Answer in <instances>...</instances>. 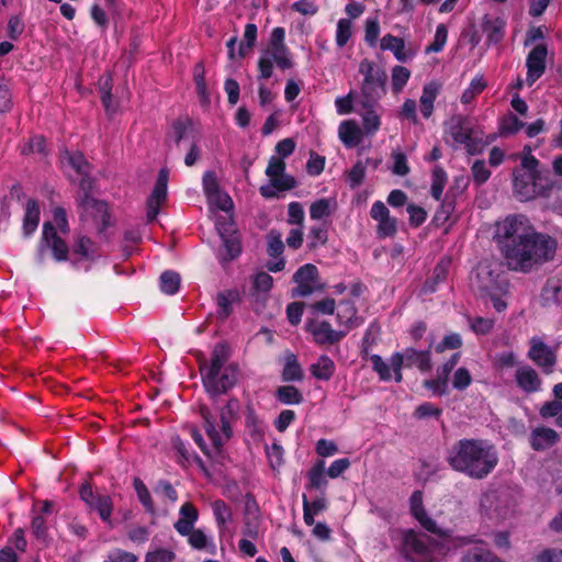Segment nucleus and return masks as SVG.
<instances>
[{
    "mask_svg": "<svg viewBox=\"0 0 562 562\" xmlns=\"http://www.w3.org/2000/svg\"><path fill=\"white\" fill-rule=\"evenodd\" d=\"M495 239L506 267L521 273L552 260L558 247L552 236L538 232L524 215H509L498 222Z\"/></svg>",
    "mask_w": 562,
    "mask_h": 562,
    "instance_id": "obj_1",
    "label": "nucleus"
},
{
    "mask_svg": "<svg viewBox=\"0 0 562 562\" xmlns=\"http://www.w3.org/2000/svg\"><path fill=\"white\" fill-rule=\"evenodd\" d=\"M409 506L413 517L425 530L437 536L440 542L430 541L428 537L414 530H406L403 533L402 551L413 562H436L449 549L448 542L451 538V530L438 525L427 515L423 505L422 492L415 491L412 494Z\"/></svg>",
    "mask_w": 562,
    "mask_h": 562,
    "instance_id": "obj_2",
    "label": "nucleus"
},
{
    "mask_svg": "<svg viewBox=\"0 0 562 562\" xmlns=\"http://www.w3.org/2000/svg\"><path fill=\"white\" fill-rule=\"evenodd\" d=\"M448 462L453 470L481 480L495 469L498 454L494 446L485 440L462 439L451 448Z\"/></svg>",
    "mask_w": 562,
    "mask_h": 562,
    "instance_id": "obj_3",
    "label": "nucleus"
},
{
    "mask_svg": "<svg viewBox=\"0 0 562 562\" xmlns=\"http://www.w3.org/2000/svg\"><path fill=\"white\" fill-rule=\"evenodd\" d=\"M239 409L237 400H229L220 411L218 418L214 416L205 406L201 407V416L204 422V429L212 441L214 454L207 449L202 435L195 429H191V436L200 449L209 457L218 461L223 458L222 448L232 437L231 423L236 418Z\"/></svg>",
    "mask_w": 562,
    "mask_h": 562,
    "instance_id": "obj_4",
    "label": "nucleus"
},
{
    "mask_svg": "<svg viewBox=\"0 0 562 562\" xmlns=\"http://www.w3.org/2000/svg\"><path fill=\"white\" fill-rule=\"evenodd\" d=\"M229 350L225 344L215 345L210 364L201 363L203 385L213 397L226 393L238 380V368L228 362Z\"/></svg>",
    "mask_w": 562,
    "mask_h": 562,
    "instance_id": "obj_5",
    "label": "nucleus"
},
{
    "mask_svg": "<svg viewBox=\"0 0 562 562\" xmlns=\"http://www.w3.org/2000/svg\"><path fill=\"white\" fill-rule=\"evenodd\" d=\"M470 284L481 299H488L497 312L507 308L508 282L499 273L495 262L481 261L471 274Z\"/></svg>",
    "mask_w": 562,
    "mask_h": 562,
    "instance_id": "obj_6",
    "label": "nucleus"
},
{
    "mask_svg": "<svg viewBox=\"0 0 562 562\" xmlns=\"http://www.w3.org/2000/svg\"><path fill=\"white\" fill-rule=\"evenodd\" d=\"M553 188V181L547 170L539 169V161L525 154L520 167L514 171V192L520 201H529L547 195Z\"/></svg>",
    "mask_w": 562,
    "mask_h": 562,
    "instance_id": "obj_7",
    "label": "nucleus"
},
{
    "mask_svg": "<svg viewBox=\"0 0 562 562\" xmlns=\"http://www.w3.org/2000/svg\"><path fill=\"white\" fill-rule=\"evenodd\" d=\"M61 162L67 164L76 175L80 189L85 192L80 198V205L85 212L93 217L97 223L101 224L100 233L110 226V215L108 212V204L91 196L87 191L92 186V180L89 176L90 166L81 153L65 151L61 156Z\"/></svg>",
    "mask_w": 562,
    "mask_h": 562,
    "instance_id": "obj_8",
    "label": "nucleus"
},
{
    "mask_svg": "<svg viewBox=\"0 0 562 562\" xmlns=\"http://www.w3.org/2000/svg\"><path fill=\"white\" fill-rule=\"evenodd\" d=\"M56 227L61 233H67L69 231L66 212L61 207H56L54 210V224L46 222L43 226V235L37 250L38 262H44L45 251L47 249L52 250L53 257L56 261L67 260L68 246L60 237L57 236Z\"/></svg>",
    "mask_w": 562,
    "mask_h": 562,
    "instance_id": "obj_9",
    "label": "nucleus"
},
{
    "mask_svg": "<svg viewBox=\"0 0 562 562\" xmlns=\"http://www.w3.org/2000/svg\"><path fill=\"white\" fill-rule=\"evenodd\" d=\"M285 31L283 27H274L271 32L268 47L261 53L258 60L259 78L268 79L273 72V61L281 69L292 67L290 52L284 44Z\"/></svg>",
    "mask_w": 562,
    "mask_h": 562,
    "instance_id": "obj_10",
    "label": "nucleus"
},
{
    "mask_svg": "<svg viewBox=\"0 0 562 562\" xmlns=\"http://www.w3.org/2000/svg\"><path fill=\"white\" fill-rule=\"evenodd\" d=\"M361 81V104L372 108L385 93L386 74L373 60L362 59L359 64Z\"/></svg>",
    "mask_w": 562,
    "mask_h": 562,
    "instance_id": "obj_11",
    "label": "nucleus"
},
{
    "mask_svg": "<svg viewBox=\"0 0 562 562\" xmlns=\"http://www.w3.org/2000/svg\"><path fill=\"white\" fill-rule=\"evenodd\" d=\"M445 140L454 149L463 147L469 155L480 154L485 145L473 135L472 127L461 115H454L445 123Z\"/></svg>",
    "mask_w": 562,
    "mask_h": 562,
    "instance_id": "obj_12",
    "label": "nucleus"
},
{
    "mask_svg": "<svg viewBox=\"0 0 562 562\" xmlns=\"http://www.w3.org/2000/svg\"><path fill=\"white\" fill-rule=\"evenodd\" d=\"M516 498L507 488L488 490L481 495L480 509L483 515L491 519H506L516 509Z\"/></svg>",
    "mask_w": 562,
    "mask_h": 562,
    "instance_id": "obj_13",
    "label": "nucleus"
},
{
    "mask_svg": "<svg viewBox=\"0 0 562 562\" xmlns=\"http://www.w3.org/2000/svg\"><path fill=\"white\" fill-rule=\"evenodd\" d=\"M266 175L269 178V183L261 186L259 189L265 198H274L278 192L291 190L295 187L294 178L285 173V162L280 157L272 156L269 159Z\"/></svg>",
    "mask_w": 562,
    "mask_h": 562,
    "instance_id": "obj_14",
    "label": "nucleus"
},
{
    "mask_svg": "<svg viewBox=\"0 0 562 562\" xmlns=\"http://www.w3.org/2000/svg\"><path fill=\"white\" fill-rule=\"evenodd\" d=\"M391 364L394 371V380L402 381L403 367H417L420 371H428L431 368L430 352L418 351L413 348H406L403 352H395L391 357Z\"/></svg>",
    "mask_w": 562,
    "mask_h": 562,
    "instance_id": "obj_15",
    "label": "nucleus"
},
{
    "mask_svg": "<svg viewBox=\"0 0 562 562\" xmlns=\"http://www.w3.org/2000/svg\"><path fill=\"white\" fill-rule=\"evenodd\" d=\"M371 217L378 222L376 234L380 238L392 237L397 232V221L390 215L389 209L382 201H375L370 210Z\"/></svg>",
    "mask_w": 562,
    "mask_h": 562,
    "instance_id": "obj_16",
    "label": "nucleus"
},
{
    "mask_svg": "<svg viewBox=\"0 0 562 562\" xmlns=\"http://www.w3.org/2000/svg\"><path fill=\"white\" fill-rule=\"evenodd\" d=\"M548 49L546 44L536 45L526 58L527 78L526 81L532 86L544 72Z\"/></svg>",
    "mask_w": 562,
    "mask_h": 562,
    "instance_id": "obj_17",
    "label": "nucleus"
},
{
    "mask_svg": "<svg viewBox=\"0 0 562 562\" xmlns=\"http://www.w3.org/2000/svg\"><path fill=\"white\" fill-rule=\"evenodd\" d=\"M529 342L528 358L546 372H551L557 361L553 350L539 337H532Z\"/></svg>",
    "mask_w": 562,
    "mask_h": 562,
    "instance_id": "obj_18",
    "label": "nucleus"
},
{
    "mask_svg": "<svg viewBox=\"0 0 562 562\" xmlns=\"http://www.w3.org/2000/svg\"><path fill=\"white\" fill-rule=\"evenodd\" d=\"M318 276L317 268L314 265L306 263L299 268L293 276V281L296 283L294 295L308 296L316 289V279Z\"/></svg>",
    "mask_w": 562,
    "mask_h": 562,
    "instance_id": "obj_19",
    "label": "nucleus"
},
{
    "mask_svg": "<svg viewBox=\"0 0 562 562\" xmlns=\"http://www.w3.org/2000/svg\"><path fill=\"white\" fill-rule=\"evenodd\" d=\"M168 172L161 169L151 194L147 200V220L154 221L167 196Z\"/></svg>",
    "mask_w": 562,
    "mask_h": 562,
    "instance_id": "obj_20",
    "label": "nucleus"
},
{
    "mask_svg": "<svg viewBox=\"0 0 562 562\" xmlns=\"http://www.w3.org/2000/svg\"><path fill=\"white\" fill-rule=\"evenodd\" d=\"M306 329L319 345L335 344L346 336V330H335L327 322L311 321L306 324Z\"/></svg>",
    "mask_w": 562,
    "mask_h": 562,
    "instance_id": "obj_21",
    "label": "nucleus"
},
{
    "mask_svg": "<svg viewBox=\"0 0 562 562\" xmlns=\"http://www.w3.org/2000/svg\"><path fill=\"white\" fill-rule=\"evenodd\" d=\"M380 47L382 50H390L396 60L401 63L412 60L416 55L414 49L406 47L405 41L402 37L392 34H386L381 38Z\"/></svg>",
    "mask_w": 562,
    "mask_h": 562,
    "instance_id": "obj_22",
    "label": "nucleus"
},
{
    "mask_svg": "<svg viewBox=\"0 0 562 562\" xmlns=\"http://www.w3.org/2000/svg\"><path fill=\"white\" fill-rule=\"evenodd\" d=\"M506 22L503 18L485 14L482 19V31L488 45H496L504 38Z\"/></svg>",
    "mask_w": 562,
    "mask_h": 562,
    "instance_id": "obj_23",
    "label": "nucleus"
},
{
    "mask_svg": "<svg viewBox=\"0 0 562 562\" xmlns=\"http://www.w3.org/2000/svg\"><path fill=\"white\" fill-rule=\"evenodd\" d=\"M515 380L517 385L526 393H535L541 389V379L537 371L530 366L517 368Z\"/></svg>",
    "mask_w": 562,
    "mask_h": 562,
    "instance_id": "obj_24",
    "label": "nucleus"
},
{
    "mask_svg": "<svg viewBox=\"0 0 562 562\" xmlns=\"http://www.w3.org/2000/svg\"><path fill=\"white\" fill-rule=\"evenodd\" d=\"M441 90V83L432 80L423 87L422 95L419 98V110L425 119L432 115L435 109V101Z\"/></svg>",
    "mask_w": 562,
    "mask_h": 562,
    "instance_id": "obj_25",
    "label": "nucleus"
},
{
    "mask_svg": "<svg viewBox=\"0 0 562 562\" xmlns=\"http://www.w3.org/2000/svg\"><path fill=\"white\" fill-rule=\"evenodd\" d=\"M179 515L180 517L175 522L173 527L181 536L189 535L199 518V512L194 505L187 502L180 507Z\"/></svg>",
    "mask_w": 562,
    "mask_h": 562,
    "instance_id": "obj_26",
    "label": "nucleus"
},
{
    "mask_svg": "<svg viewBox=\"0 0 562 562\" xmlns=\"http://www.w3.org/2000/svg\"><path fill=\"white\" fill-rule=\"evenodd\" d=\"M338 137L346 147H356L362 140V131L355 121H342L338 127Z\"/></svg>",
    "mask_w": 562,
    "mask_h": 562,
    "instance_id": "obj_27",
    "label": "nucleus"
},
{
    "mask_svg": "<svg viewBox=\"0 0 562 562\" xmlns=\"http://www.w3.org/2000/svg\"><path fill=\"white\" fill-rule=\"evenodd\" d=\"M559 440V434L548 427H537L530 435V445L535 450H546Z\"/></svg>",
    "mask_w": 562,
    "mask_h": 562,
    "instance_id": "obj_28",
    "label": "nucleus"
},
{
    "mask_svg": "<svg viewBox=\"0 0 562 562\" xmlns=\"http://www.w3.org/2000/svg\"><path fill=\"white\" fill-rule=\"evenodd\" d=\"M337 322L339 329L346 334L355 326H358L357 310L351 301H341L338 305Z\"/></svg>",
    "mask_w": 562,
    "mask_h": 562,
    "instance_id": "obj_29",
    "label": "nucleus"
},
{
    "mask_svg": "<svg viewBox=\"0 0 562 562\" xmlns=\"http://www.w3.org/2000/svg\"><path fill=\"white\" fill-rule=\"evenodd\" d=\"M541 301L544 306L562 303V277L550 278L541 291Z\"/></svg>",
    "mask_w": 562,
    "mask_h": 562,
    "instance_id": "obj_30",
    "label": "nucleus"
},
{
    "mask_svg": "<svg viewBox=\"0 0 562 562\" xmlns=\"http://www.w3.org/2000/svg\"><path fill=\"white\" fill-rule=\"evenodd\" d=\"M327 502L324 497H318L313 502H310L305 495H303V519L307 526H313L315 522V516L326 510Z\"/></svg>",
    "mask_w": 562,
    "mask_h": 562,
    "instance_id": "obj_31",
    "label": "nucleus"
},
{
    "mask_svg": "<svg viewBox=\"0 0 562 562\" xmlns=\"http://www.w3.org/2000/svg\"><path fill=\"white\" fill-rule=\"evenodd\" d=\"M239 300V293L235 290L220 292L216 296L217 316L222 319L227 318L232 313L233 303Z\"/></svg>",
    "mask_w": 562,
    "mask_h": 562,
    "instance_id": "obj_32",
    "label": "nucleus"
},
{
    "mask_svg": "<svg viewBox=\"0 0 562 562\" xmlns=\"http://www.w3.org/2000/svg\"><path fill=\"white\" fill-rule=\"evenodd\" d=\"M311 373L318 380L328 381L335 373V363L329 357L323 355L311 366Z\"/></svg>",
    "mask_w": 562,
    "mask_h": 562,
    "instance_id": "obj_33",
    "label": "nucleus"
},
{
    "mask_svg": "<svg viewBox=\"0 0 562 562\" xmlns=\"http://www.w3.org/2000/svg\"><path fill=\"white\" fill-rule=\"evenodd\" d=\"M336 210V201L334 199H319L311 204L310 216L312 220H324L329 217Z\"/></svg>",
    "mask_w": 562,
    "mask_h": 562,
    "instance_id": "obj_34",
    "label": "nucleus"
},
{
    "mask_svg": "<svg viewBox=\"0 0 562 562\" xmlns=\"http://www.w3.org/2000/svg\"><path fill=\"white\" fill-rule=\"evenodd\" d=\"M283 381H301L303 379V371L297 362L296 356L293 353H288L284 357V367L282 371Z\"/></svg>",
    "mask_w": 562,
    "mask_h": 562,
    "instance_id": "obj_35",
    "label": "nucleus"
},
{
    "mask_svg": "<svg viewBox=\"0 0 562 562\" xmlns=\"http://www.w3.org/2000/svg\"><path fill=\"white\" fill-rule=\"evenodd\" d=\"M40 221V207L33 200L29 201L25 209L23 221V232L25 236H30L37 228Z\"/></svg>",
    "mask_w": 562,
    "mask_h": 562,
    "instance_id": "obj_36",
    "label": "nucleus"
},
{
    "mask_svg": "<svg viewBox=\"0 0 562 562\" xmlns=\"http://www.w3.org/2000/svg\"><path fill=\"white\" fill-rule=\"evenodd\" d=\"M273 284V279L267 272H258L252 279V295L259 300L266 297Z\"/></svg>",
    "mask_w": 562,
    "mask_h": 562,
    "instance_id": "obj_37",
    "label": "nucleus"
},
{
    "mask_svg": "<svg viewBox=\"0 0 562 562\" xmlns=\"http://www.w3.org/2000/svg\"><path fill=\"white\" fill-rule=\"evenodd\" d=\"M411 78V70L404 66L396 65L391 69L392 91L397 94L403 91Z\"/></svg>",
    "mask_w": 562,
    "mask_h": 562,
    "instance_id": "obj_38",
    "label": "nucleus"
},
{
    "mask_svg": "<svg viewBox=\"0 0 562 562\" xmlns=\"http://www.w3.org/2000/svg\"><path fill=\"white\" fill-rule=\"evenodd\" d=\"M461 562H503L496 555H494L490 550L475 547L469 549L463 555Z\"/></svg>",
    "mask_w": 562,
    "mask_h": 562,
    "instance_id": "obj_39",
    "label": "nucleus"
},
{
    "mask_svg": "<svg viewBox=\"0 0 562 562\" xmlns=\"http://www.w3.org/2000/svg\"><path fill=\"white\" fill-rule=\"evenodd\" d=\"M221 238L223 240V250L221 251L220 256L224 260L235 259L241 250L239 238L235 235V233Z\"/></svg>",
    "mask_w": 562,
    "mask_h": 562,
    "instance_id": "obj_40",
    "label": "nucleus"
},
{
    "mask_svg": "<svg viewBox=\"0 0 562 562\" xmlns=\"http://www.w3.org/2000/svg\"><path fill=\"white\" fill-rule=\"evenodd\" d=\"M277 397L285 405H297L303 401L301 392L293 385L280 386L277 390Z\"/></svg>",
    "mask_w": 562,
    "mask_h": 562,
    "instance_id": "obj_41",
    "label": "nucleus"
},
{
    "mask_svg": "<svg viewBox=\"0 0 562 562\" xmlns=\"http://www.w3.org/2000/svg\"><path fill=\"white\" fill-rule=\"evenodd\" d=\"M446 183V171L441 167L436 166L431 175V195L435 200L439 201L441 199Z\"/></svg>",
    "mask_w": 562,
    "mask_h": 562,
    "instance_id": "obj_42",
    "label": "nucleus"
},
{
    "mask_svg": "<svg viewBox=\"0 0 562 562\" xmlns=\"http://www.w3.org/2000/svg\"><path fill=\"white\" fill-rule=\"evenodd\" d=\"M112 79L109 75L101 77L99 81V92L102 104L106 112H114L115 105L112 104Z\"/></svg>",
    "mask_w": 562,
    "mask_h": 562,
    "instance_id": "obj_43",
    "label": "nucleus"
},
{
    "mask_svg": "<svg viewBox=\"0 0 562 562\" xmlns=\"http://www.w3.org/2000/svg\"><path fill=\"white\" fill-rule=\"evenodd\" d=\"M372 369L379 374L382 381H389L394 378L393 367L390 362H386L379 355H372L370 357Z\"/></svg>",
    "mask_w": 562,
    "mask_h": 562,
    "instance_id": "obj_44",
    "label": "nucleus"
},
{
    "mask_svg": "<svg viewBox=\"0 0 562 562\" xmlns=\"http://www.w3.org/2000/svg\"><path fill=\"white\" fill-rule=\"evenodd\" d=\"M205 70L204 66L202 64H196L193 69V79L196 88V92L203 103H207L210 101L209 99V91L205 83Z\"/></svg>",
    "mask_w": 562,
    "mask_h": 562,
    "instance_id": "obj_45",
    "label": "nucleus"
},
{
    "mask_svg": "<svg viewBox=\"0 0 562 562\" xmlns=\"http://www.w3.org/2000/svg\"><path fill=\"white\" fill-rule=\"evenodd\" d=\"M212 510L215 517V521L222 531L226 522L232 519V510L228 505L221 499L212 503Z\"/></svg>",
    "mask_w": 562,
    "mask_h": 562,
    "instance_id": "obj_46",
    "label": "nucleus"
},
{
    "mask_svg": "<svg viewBox=\"0 0 562 562\" xmlns=\"http://www.w3.org/2000/svg\"><path fill=\"white\" fill-rule=\"evenodd\" d=\"M206 199L211 207H216L226 213L229 212L233 207L232 199L221 189L206 195Z\"/></svg>",
    "mask_w": 562,
    "mask_h": 562,
    "instance_id": "obj_47",
    "label": "nucleus"
},
{
    "mask_svg": "<svg viewBox=\"0 0 562 562\" xmlns=\"http://www.w3.org/2000/svg\"><path fill=\"white\" fill-rule=\"evenodd\" d=\"M180 276L175 271H165L160 276V290L166 294H175L180 286Z\"/></svg>",
    "mask_w": 562,
    "mask_h": 562,
    "instance_id": "obj_48",
    "label": "nucleus"
},
{
    "mask_svg": "<svg viewBox=\"0 0 562 562\" xmlns=\"http://www.w3.org/2000/svg\"><path fill=\"white\" fill-rule=\"evenodd\" d=\"M486 87V82L482 77H475L470 82L469 87L463 91L461 95V102L463 104H470L476 95H479Z\"/></svg>",
    "mask_w": 562,
    "mask_h": 562,
    "instance_id": "obj_49",
    "label": "nucleus"
},
{
    "mask_svg": "<svg viewBox=\"0 0 562 562\" xmlns=\"http://www.w3.org/2000/svg\"><path fill=\"white\" fill-rule=\"evenodd\" d=\"M257 40V26L252 23H248L245 26L244 42L240 43L238 49V57H245L248 52L252 48Z\"/></svg>",
    "mask_w": 562,
    "mask_h": 562,
    "instance_id": "obj_50",
    "label": "nucleus"
},
{
    "mask_svg": "<svg viewBox=\"0 0 562 562\" xmlns=\"http://www.w3.org/2000/svg\"><path fill=\"white\" fill-rule=\"evenodd\" d=\"M372 108H366L367 111L362 115L363 130L367 134L376 133L381 126L380 115Z\"/></svg>",
    "mask_w": 562,
    "mask_h": 562,
    "instance_id": "obj_51",
    "label": "nucleus"
},
{
    "mask_svg": "<svg viewBox=\"0 0 562 562\" xmlns=\"http://www.w3.org/2000/svg\"><path fill=\"white\" fill-rule=\"evenodd\" d=\"M352 35V23L348 19H340L337 23L335 41L337 46L344 47Z\"/></svg>",
    "mask_w": 562,
    "mask_h": 562,
    "instance_id": "obj_52",
    "label": "nucleus"
},
{
    "mask_svg": "<svg viewBox=\"0 0 562 562\" xmlns=\"http://www.w3.org/2000/svg\"><path fill=\"white\" fill-rule=\"evenodd\" d=\"M325 462L318 461L313 468L308 471L307 477L310 481V485L313 488H322L327 484V481L324 475Z\"/></svg>",
    "mask_w": 562,
    "mask_h": 562,
    "instance_id": "obj_53",
    "label": "nucleus"
},
{
    "mask_svg": "<svg viewBox=\"0 0 562 562\" xmlns=\"http://www.w3.org/2000/svg\"><path fill=\"white\" fill-rule=\"evenodd\" d=\"M448 40V29L445 24H438L436 27L434 41L426 48V53H439L443 49Z\"/></svg>",
    "mask_w": 562,
    "mask_h": 562,
    "instance_id": "obj_54",
    "label": "nucleus"
},
{
    "mask_svg": "<svg viewBox=\"0 0 562 562\" xmlns=\"http://www.w3.org/2000/svg\"><path fill=\"white\" fill-rule=\"evenodd\" d=\"M134 487H135L137 497H138L139 502L142 503V505L145 507V509L148 513H151V514L155 513V507H154V503L150 497V494H149L146 485L143 483V481L140 479L134 480Z\"/></svg>",
    "mask_w": 562,
    "mask_h": 562,
    "instance_id": "obj_55",
    "label": "nucleus"
},
{
    "mask_svg": "<svg viewBox=\"0 0 562 562\" xmlns=\"http://www.w3.org/2000/svg\"><path fill=\"white\" fill-rule=\"evenodd\" d=\"M75 252L85 259H93L95 257L97 248L91 239L87 237H80L76 241Z\"/></svg>",
    "mask_w": 562,
    "mask_h": 562,
    "instance_id": "obj_56",
    "label": "nucleus"
},
{
    "mask_svg": "<svg viewBox=\"0 0 562 562\" xmlns=\"http://www.w3.org/2000/svg\"><path fill=\"white\" fill-rule=\"evenodd\" d=\"M268 248L267 251L270 257H280L284 250V244L282 241V235L277 231H271L268 236Z\"/></svg>",
    "mask_w": 562,
    "mask_h": 562,
    "instance_id": "obj_57",
    "label": "nucleus"
},
{
    "mask_svg": "<svg viewBox=\"0 0 562 562\" xmlns=\"http://www.w3.org/2000/svg\"><path fill=\"white\" fill-rule=\"evenodd\" d=\"M91 509H95L103 521H109L113 509L111 497L102 495L100 498H95V504Z\"/></svg>",
    "mask_w": 562,
    "mask_h": 562,
    "instance_id": "obj_58",
    "label": "nucleus"
},
{
    "mask_svg": "<svg viewBox=\"0 0 562 562\" xmlns=\"http://www.w3.org/2000/svg\"><path fill=\"white\" fill-rule=\"evenodd\" d=\"M469 324H470V328L476 335H486L493 329L494 319L485 318V317L469 318Z\"/></svg>",
    "mask_w": 562,
    "mask_h": 562,
    "instance_id": "obj_59",
    "label": "nucleus"
},
{
    "mask_svg": "<svg viewBox=\"0 0 562 562\" xmlns=\"http://www.w3.org/2000/svg\"><path fill=\"white\" fill-rule=\"evenodd\" d=\"M525 126L524 122L515 115L509 114L501 122V133L504 135L516 134Z\"/></svg>",
    "mask_w": 562,
    "mask_h": 562,
    "instance_id": "obj_60",
    "label": "nucleus"
},
{
    "mask_svg": "<svg viewBox=\"0 0 562 562\" xmlns=\"http://www.w3.org/2000/svg\"><path fill=\"white\" fill-rule=\"evenodd\" d=\"M31 530L34 537L42 542H47L48 533L45 518L41 515H35L32 519Z\"/></svg>",
    "mask_w": 562,
    "mask_h": 562,
    "instance_id": "obj_61",
    "label": "nucleus"
},
{
    "mask_svg": "<svg viewBox=\"0 0 562 562\" xmlns=\"http://www.w3.org/2000/svg\"><path fill=\"white\" fill-rule=\"evenodd\" d=\"M367 166L362 161H358L348 172V182L351 188L359 187L366 177Z\"/></svg>",
    "mask_w": 562,
    "mask_h": 562,
    "instance_id": "obj_62",
    "label": "nucleus"
},
{
    "mask_svg": "<svg viewBox=\"0 0 562 562\" xmlns=\"http://www.w3.org/2000/svg\"><path fill=\"white\" fill-rule=\"evenodd\" d=\"M472 383V376L468 369L461 367L456 370L452 376V385L457 390H464Z\"/></svg>",
    "mask_w": 562,
    "mask_h": 562,
    "instance_id": "obj_63",
    "label": "nucleus"
},
{
    "mask_svg": "<svg viewBox=\"0 0 562 562\" xmlns=\"http://www.w3.org/2000/svg\"><path fill=\"white\" fill-rule=\"evenodd\" d=\"M175 553L168 549H156L147 552L145 562H172Z\"/></svg>",
    "mask_w": 562,
    "mask_h": 562,
    "instance_id": "obj_64",
    "label": "nucleus"
}]
</instances>
